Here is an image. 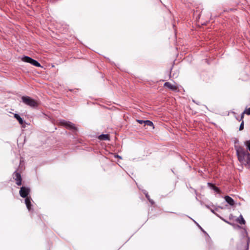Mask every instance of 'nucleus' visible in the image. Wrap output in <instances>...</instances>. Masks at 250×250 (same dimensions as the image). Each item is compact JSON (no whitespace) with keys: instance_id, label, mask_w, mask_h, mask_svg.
<instances>
[{"instance_id":"obj_21","label":"nucleus","mask_w":250,"mask_h":250,"mask_svg":"<svg viewBox=\"0 0 250 250\" xmlns=\"http://www.w3.org/2000/svg\"><path fill=\"white\" fill-rule=\"evenodd\" d=\"M249 242H250V239H249L248 241H247V248H246V250H248V249H249Z\"/></svg>"},{"instance_id":"obj_19","label":"nucleus","mask_w":250,"mask_h":250,"mask_svg":"<svg viewBox=\"0 0 250 250\" xmlns=\"http://www.w3.org/2000/svg\"><path fill=\"white\" fill-rule=\"evenodd\" d=\"M245 114H246V113H244V111L241 114L239 121H243V118Z\"/></svg>"},{"instance_id":"obj_23","label":"nucleus","mask_w":250,"mask_h":250,"mask_svg":"<svg viewBox=\"0 0 250 250\" xmlns=\"http://www.w3.org/2000/svg\"><path fill=\"white\" fill-rule=\"evenodd\" d=\"M211 211L212 213H214V214H216V213H215L213 209H211Z\"/></svg>"},{"instance_id":"obj_12","label":"nucleus","mask_w":250,"mask_h":250,"mask_svg":"<svg viewBox=\"0 0 250 250\" xmlns=\"http://www.w3.org/2000/svg\"><path fill=\"white\" fill-rule=\"evenodd\" d=\"M98 138L100 140H109V135L108 134H102L99 136Z\"/></svg>"},{"instance_id":"obj_8","label":"nucleus","mask_w":250,"mask_h":250,"mask_svg":"<svg viewBox=\"0 0 250 250\" xmlns=\"http://www.w3.org/2000/svg\"><path fill=\"white\" fill-rule=\"evenodd\" d=\"M31 198L30 197H27L25 199V203L26 204V207L29 210H30L31 209Z\"/></svg>"},{"instance_id":"obj_7","label":"nucleus","mask_w":250,"mask_h":250,"mask_svg":"<svg viewBox=\"0 0 250 250\" xmlns=\"http://www.w3.org/2000/svg\"><path fill=\"white\" fill-rule=\"evenodd\" d=\"M164 87H167L169 89L171 90L172 91H178V87L175 85L172 84L169 82H166L164 84Z\"/></svg>"},{"instance_id":"obj_22","label":"nucleus","mask_w":250,"mask_h":250,"mask_svg":"<svg viewBox=\"0 0 250 250\" xmlns=\"http://www.w3.org/2000/svg\"><path fill=\"white\" fill-rule=\"evenodd\" d=\"M224 221H225V222H226V223H228V224H229L232 225V224H231V223H229V222H228V221H226V220H224Z\"/></svg>"},{"instance_id":"obj_14","label":"nucleus","mask_w":250,"mask_h":250,"mask_svg":"<svg viewBox=\"0 0 250 250\" xmlns=\"http://www.w3.org/2000/svg\"><path fill=\"white\" fill-rule=\"evenodd\" d=\"M144 124L145 125L153 126V127L154 128L153 123L149 120H146Z\"/></svg>"},{"instance_id":"obj_4","label":"nucleus","mask_w":250,"mask_h":250,"mask_svg":"<svg viewBox=\"0 0 250 250\" xmlns=\"http://www.w3.org/2000/svg\"><path fill=\"white\" fill-rule=\"evenodd\" d=\"M60 124L67 129L74 130H77V128L75 126V125L70 122L62 120L61 121Z\"/></svg>"},{"instance_id":"obj_11","label":"nucleus","mask_w":250,"mask_h":250,"mask_svg":"<svg viewBox=\"0 0 250 250\" xmlns=\"http://www.w3.org/2000/svg\"><path fill=\"white\" fill-rule=\"evenodd\" d=\"M14 117L18 121V122L20 125H23V124L24 123V122L19 114H15Z\"/></svg>"},{"instance_id":"obj_24","label":"nucleus","mask_w":250,"mask_h":250,"mask_svg":"<svg viewBox=\"0 0 250 250\" xmlns=\"http://www.w3.org/2000/svg\"><path fill=\"white\" fill-rule=\"evenodd\" d=\"M236 119H237L238 121H239L240 119L236 118Z\"/></svg>"},{"instance_id":"obj_5","label":"nucleus","mask_w":250,"mask_h":250,"mask_svg":"<svg viewBox=\"0 0 250 250\" xmlns=\"http://www.w3.org/2000/svg\"><path fill=\"white\" fill-rule=\"evenodd\" d=\"M30 191V189L27 187H22L21 188L19 193L22 198H26Z\"/></svg>"},{"instance_id":"obj_17","label":"nucleus","mask_w":250,"mask_h":250,"mask_svg":"<svg viewBox=\"0 0 250 250\" xmlns=\"http://www.w3.org/2000/svg\"><path fill=\"white\" fill-rule=\"evenodd\" d=\"M244 121H242L241 124H240V127H239V130H242L244 129Z\"/></svg>"},{"instance_id":"obj_10","label":"nucleus","mask_w":250,"mask_h":250,"mask_svg":"<svg viewBox=\"0 0 250 250\" xmlns=\"http://www.w3.org/2000/svg\"><path fill=\"white\" fill-rule=\"evenodd\" d=\"M208 187L210 188L213 189L215 192L219 193V192H220L219 189L217 187H216L214 185H213V184H211L210 183H208Z\"/></svg>"},{"instance_id":"obj_20","label":"nucleus","mask_w":250,"mask_h":250,"mask_svg":"<svg viewBox=\"0 0 250 250\" xmlns=\"http://www.w3.org/2000/svg\"><path fill=\"white\" fill-rule=\"evenodd\" d=\"M137 122L140 124H145V121L141 120H137Z\"/></svg>"},{"instance_id":"obj_18","label":"nucleus","mask_w":250,"mask_h":250,"mask_svg":"<svg viewBox=\"0 0 250 250\" xmlns=\"http://www.w3.org/2000/svg\"><path fill=\"white\" fill-rule=\"evenodd\" d=\"M244 113H246V114L250 115V107L249 108H247L244 111Z\"/></svg>"},{"instance_id":"obj_9","label":"nucleus","mask_w":250,"mask_h":250,"mask_svg":"<svg viewBox=\"0 0 250 250\" xmlns=\"http://www.w3.org/2000/svg\"><path fill=\"white\" fill-rule=\"evenodd\" d=\"M226 201L230 206H233L235 204L233 199L229 196H226L225 197Z\"/></svg>"},{"instance_id":"obj_13","label":"nucleus","mask_w":250,"mask_h":250,"mask_svg":"<svg viewBox=\"0 0 250 250\" xmlns=\"http://www.w3.org/2000/svg\"><path fill=\"white\" fill-rule=\"evenodd\" d=\"M237 221L240 224H245L246 222L243 218L242 215H240V216L237 219Z\"/></svg>"},{"instance_id":"obj_6","label":"nucleus","mask_w":250,"mask_h":250,"mask_svg":"<svg viewBox=\"0 0 250 250\" xmlns=\"http://www.w3.org/2000/svg\"><path fill=\"white\" fill-rule=\"evenodd\" d=\"M13 177L16 181V184L18 186H21V185L22 178L20 172H18L17 170L15 171L13 174Z\"/></svg>"},{"instance_id":"obj_1","label":"nucleus","mask_w":250,"mask_h":250,"mask_svg":"<svg viewBox=\"0 0 250 250\" xmlns=\"http://www.w3.org/2000/svg\"><path fill=\"white\" fill-rule=\"evenodd\" d=\"M239 161L247 168H250V153L240 146H235Z\"/></svg>"},{"instance_id":"obj_15","label":"nucleus","mask_w":250,"mask_h":250,"mask_svg":"<svg viewBox=\"0 0 250 250\" xmlns=\"http://www.w3.org/2000/svg\"><path fill=\"white\" fill-rule=\"evenodd\" d=\"M145 196H146V197L147 198V199L149 201V202L152 204V205H153L154 204V202L151 200L150 198V196L149 195H148V194L147 193H146V194H145Z\"/></svg>"},{"instance_id":"obj_2","label":"nucleus","mask_w":250,"mask_h":250,"mask_svg":"<svg viewBox=\"0 0 250 250\" xmlns=\"http://www.w3.org/2000/svg\"><path fill=\"white\" fill-rule=\"evenodd\" d=\"M21 100L24 104L33 108L37 107L39 105V103L37 101L29 96H22Z\"/></svg>"},{"instance_id":"obj_3","label":"nucleus","mask_w":250,"mask_h":250,"mask_svg":"<svg viewBox=\"0 0 250 250\" xmlns=\"http://www.w3.org/2000/svg\"><path fill=\"white\" fill-rule=\"evenodd\" d=\"M21 60L22 61L29 63L34 66L37 67H41V64L38 62L28 56H24Z\"/></svg>"},{"instance_id":"obj_16","label":"nucleus","mask_w":250,"mask_h":250,"mask_svg":"<svg viewBox=\"0 0 250 250\" xmlns=\"http://www.w3.org/2000/svg\"><path fill=\"white\" fill-rule=\"evenodd\" d=\"M245 144L247 146V149L250 151V140L246 141Z\"/></svg>"}]
</instances>
